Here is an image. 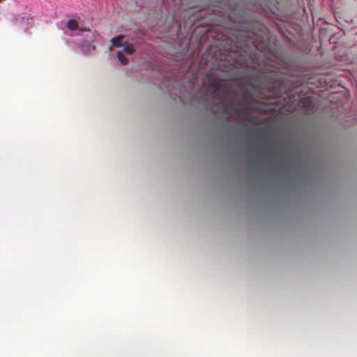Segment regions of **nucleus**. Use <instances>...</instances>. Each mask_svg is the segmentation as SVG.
I'll list each match as a JSON object with an SVG mask.
<instances>
[{
    "label": "nucleus",
    "instance_id": "nucleus-1",
    "mask_svg": "<svg viewBox=\"0 0 357 357\" xmlns=\"http://www.w3.org/2000/svg\"><path fill=\"white\" fill-rule=\"evenodd\" d=\"M250 86L261 95L267 91L269 96L275 100L281 98L282 94L287 93L289 90L287 88L286 82L282 79L280 76L276 74L267 76L257 75L256 82L251 83Z\"/></svg>",
    "mask_w": 357,
    "mask_h": 357
},
{
    "label": "nucleus",
    "instance_id": "nucleus-2",
    "mask_svg": "<svg viewBox=\"0 0 357 357\" xmlns=\"http://www.w3.org/2000/svg\"><path fill=\"white\" fill-rule=\"evenodd\" d=\"M259 33H257L255 30L252 31L251 32H248L246 34V37L249 38L257 50L259 51H263L266 49L267 44L264 40H260L259 41Z\"/></svg>",
    "mask_w": 357,
    "mask_h": 357
},
{
    "label": "nucleus",
    "instance_id": "nucleus-3",
    "mask_svg": "<svg viewBox=\"0 0 357 357\" xmlns=\"http://www.w3.org/2000/svg\"><path fill=\"white\" fill-rule=\"evenodd\" d=\"M124 38V36L119 35L116 37H114L111 39V43H112L113 46L114 47H121L122 46V40Z\"/></svg>",
    "mask_w": 357,
    "mask_h": 357
},
{
    "label": "nucleus",
    "instance_id": "nucleus-4",
    "mask_svg": "<svg viewBox=\"0 0 357 357\" xmlns=\"http://www.w3.org/2000/svg\"><path fill=\"white\" fill-rule=\"evenodd\" d=\"M78 26V22L75 20H70L67 22V27L71 31H75L77 29Z\"/></svg>",
    "mask_w": 357,
    "mask_h": 357
},
{
    "label": "nucleus",
    "instance_id": "nucleus-5",
    "mask_svg": "<svg viewBox=\"0 0 357 357\" xmlns=\"http://www.w3.org/2000/svg\"><path fill=\"white\" fill-rule=\"evenodd\" d=\"M117 57L122 65H126L128 63V59L124 56V54L121 52L119 51L117 52Z\"/></svg>",
    "mask_w": 357,
    "mask_h": 357
},
{
    "label": "nucleus",
    "instance_id": "nucleus-6",
    "mask_svg": "<svg viewBox=\"0 0 357 357\" xmlns=\"http://www.w3.org/2000/svg\"><path fill=\"white\" fill-rule=\"evenodd\" d=\"M211 86L213 88V92L211 93V97L213 98H215L218 96V89H219L218 84L215 82H213L211 84Z\"/></svg>",
    "mask_w": 357,
    "mask_h": 357
},
{
    "label": "nucleus",
    "instance_id": "nucleus-7",
    "mask_svg": "<svg viewBox=\"0 0 357 357\" xmlns=\"http://www.w3.org/2000/svg\"><path fill=\"white\" fill-rule=\"evenodd\" d=\"M123 50L128 54H132L135 52L134 47L132 44H126L124 45Z\"/></svg>",
    "mask_w": 357,
    "mask_h": 357
},
{
    "label": "nucleus",
    "instance_id": "nucleus-8",
    "mask_svg": "<svg viewBox=\"0 0 357 357\" xmlns=\"http://www.w3.org/2000/svg\"><path fill=\"white\" fill-rule=\"evenodd\" d=\"M250 57L252 59V61H254V64H259V56L257 53L251 52L250 53Z\"/></svg>",
    "mask_w": 357,
    "mask_h": 357
},
{
    "label": "nucleus",
    "instance_id": "nucleus-9",
    "mask_svg": "<svg viewBox=\"0 0 357 357\" xmlns=\"http://www.w3.org/2000/svg\"><path fill=\"white\" fill-rule=\"evenodd\" d=\"M310 98H307L304 99L303 105H308V103H310Z\"/></svg>",
    "mask_w": 357,
    "mask_h": 357
},
{
    "label": "nucleus",
    "instance_id": "nucleus-10",
    "mask_svg": "<svg viewBox=\"0 0 357 357\" xmlns=\"http://www.w3.org/2000/svg\"><path fill=\"white\" fill-rule=\"evenodd\" d=\"M259 29H258V31H259V32H261V31H262V29H264V26H263V25H261V24H259Z\"/></svg>",
    "mask_w": 357,
    "mask_h": 357
},
{
    "label": "nucleus",
    "instance_id": "nucleus-11",
    "mask_svg": "<svg viewBox=\"0 0 357 357\" xmlns=\"http://www.w3.org/2000/svg\"><path fill=\"white\" fill-rule=\"evenodd\" d=\"M244 96H245V98H248V99L252 98L251 96L249 97L250 96L246 92H244Z\"/></svg>",
    "mask_w": 357,
    "mask_h": 357
},
{
    "label": "nucleus",
    "instance_id": "nucleus-12",
    "mask_svg": "<svg viewBox=\"0 0 357 357\" xmlns=\"http://www.w3.org/2000/svg\"><path fill=\"white\" fill-rule=\"evenodd\" d=\"M255 64L253 63V65H251V67H253V66H255Z\"/></svg>",
    "mask_w": 357,
    "mask_h": 357
}]
</instances>
